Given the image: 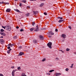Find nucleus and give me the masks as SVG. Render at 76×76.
<instances>
[{
    "instance_id": "40",
    "label": "nucleus",
    "mask_w": 76,
    "mask_h": 76,
    "mask_svg": "<svg viewBox=\"0 0 76 76\" xmlns=\"http://www.w3.org/2000/svg\"><path fill=\"white\" fill-rule=\"evenodd\" d=\"M20 31H21V32H22V31H23V29H22L20 30Z\"/></svg>"
},
{
    "instance_id": "42",
    "label": "nucleus",
    "mask_w": 76,
    "mask_h": 76,
    "mask_svg": "<svg viewBox=\"0 0 76 76\" xmlns=\"http://www.w3.org/2000/svg\"><path fill=\"white\" fill-rule=\"evenodd\" d=\"M55 31L56 32H57L58 31V29H56L55 30Z\"/></svg>"
},
{
    "instance_id": "12",
    "label": "nucleus",
    "mask_w": 76,
    "mask_h": 76,
    "mask_svg": "<svg viewBox=\"0 0 76 76\" xmlns=\"http://www.w3.org/2000/svg\"><path fill=\"white\" fill-rule=\"evenodd\" d=\"M54 33L52 32V31H50L49 32V34L50 35H54Z\"/></svg>"
},
{
    "instance_id": "16",
    "label": "nucleus",
    "mask_w": 76,
    "mask_h": 76,
    "mask_svg": "<svg viewBox=\"0 0 76 76\" xmlns=\"http://www.w3.org/2000/svg\"><path fill=\"white\" fill-rule=\"evenodd\" d=\"M8 47H10H10H13L12 45V44H11V43H10L8 45Z\"/></svg>"
},
{
    "instance_id": "46",
    "label": "nucleus",
    "mask_w": 76,
    "mask_h": 76,
    "mask_svg": "<svg viewBox=\"0 0 76 76\" xmlns=\"http://www.w3.org/2000/svg\"><path fill=\"white\" fill-rule=\"evenodd\" d=\"M7 48L8 49H10V47L9 46Z\"/></svg>"
},
{
    "instance_id": "21",
    "label": "nucleus",
    "mask_w": 76,
    "mask_h": 76,
    "mask_svg": "<svg viewBox=\"0 0 76 76\" xmlns=\"http://www.w3.org/2000/svg\"><path fill=\"white\" fill-rule=\"evenodd\" d=\"M37 40H34L33 41V42L35 44L37 43Z\"/></svg>"
},
{
    "instance_id": "57",
    "label": "nucleus",
    "mask_w": 76,
    "mask_h": 76,
    "mask_svg": "<svg viewBox=\"0 0 76 76\" xmlns=\"http://www.w3.org/2000/svg\"><path fill=\"white\" fill-rule=\"evenodd\" d=\"M23 54H24V53H23Z\"/></svg>"
},
{
    "instance_id": "47",
    "label": "nucleus",
    "mask_w": 76,
    "mask_h": 76,
    "mask_svg": "<svg viewBox=\"0 0 76 76\" xmlns=\"http://www.w3.org/2000/svg\"><path fill=\"white\" fill-rule=\"evenodd\" d=\"M19 5H20V6H22V4L20 3Z\"/></svg>"
},
{
    "instance_id": "50",
    "label": "nucleus",
    "mask_w": 76,
    "mask_h": 76,
    "mask_svg": "<svg viewBox=\"0 0 76 76\" xmlns=\"http://www.w3.org/2000/svg\"><path fill=\"white\" fill-rule=\"evenodd\" d=\"M49 37L50 38V37H51V36H49Z\"/></svg>"
},
{
    "instance_id": "20",
    "label": "nucleus",
    "mask_w": 76,
    "mask_h": 76,
    "mask_svg": "<svg viewBox=\"0 0 76 76\" xmlns=\"http://www.w3.org/2000/svg\"><path fill=\"white\" fill-rule=\"evenodd\" d=\"M23 54V53L22 52H21L19 53L20 56H22Z\"/></svg>"
},
{
    "instance_id": "45",
    "label": "nucleus",
    "mask_w": 76,
    "mask_h": 76,
    "mask_svg": "<svg viewBox=\"0 0 76 76\" xmlns=\"http://www.w3.org/2000/svg\"><path fill=\"white\" fill-rule=\"evenodd\" d=\"M16 28L17 29H19V27L18 26H17L16 27Z\"/></svg>"
},
{
    "instance_id": "23",
    "label": "nucleus",
    "mask_w": 76,
    "mask_h": 76,
    "mask_svg": "<svg viewBox=\"0 0 76 76\" xmlns=\"http://www.w3.org/2000/svg\"><path fill=\"white\" fill-rule=\"evenodd\" d=\"M54 70H50V71H49V72L50 73H51V72H54Z\"/></svg>"
},
{
    "instance_id": "26",
    "label": "nucleus",
    "mask_w": 76,
    "mask_h": 76,
    "mask_svg": "<svg viewBox=\"0 0 76 76\" xmlns=\"http://www.w3.org/2000/svg\"><path fill=\"white\" fill-rule=\"evenodd\" d=\"M4 4H9V3L8 2H4Z\"/></svg>"
},
{
    "instance_id": "54",
    "label": "nucleus",
    "mask_w": 76,
    "mask_h": 76,
    "mask_svg": "<svg viewBox=\"0 0 76 76\" xmlns=\"http://www.w3.org/2000/svg\"><path fill=\"white\" fill-rule=\"evenodd\" d=\"M30 1H33V0H30Z\"/></svg>"
},
{
    "instance_id": "39",
    "label": "nucleus",
    "mask_w": 76,
    "mask_h": 76,
    "mask_svg": "<svg viewBox=\"0 0 76 76\" xmlns=\"http://www.w3.org/2000/svg\"><path fill=\"white\" fill-rule=\"evenodd\" d=\"M68 27H69V29H72L71 26H69Z\"/></svg>"
},
{
    "instance_id": "34",
    "label": "nucleus",
    "mask_w": 76,
    "mask_h": 76,
    "mask_svg": "<svg viewBox=\"0 0 76 76\" xmlns=\"http://www.w3.org/2000/svg\"><path fill=\"white\" fill-rule=\"evenodd\" d=\"M32 25L33 26H34V25H35V23L34 22H33Z\"/></svg>"
},
{
    "instance_id": "17",
    "label": "nucleus",
    "mask_w": 76,
    "mask_h": 76,
    "mask_svg": "<svg viewBox=\"0 0 76 76\" xmlns=\"http://www.w3.org/2000/svg\"><path fill=\"white\" fill-rule=\"evenodd\" d=\"M44 3H42L40 5V7H42V6H44Z\"/></svg>"
},
{
    "instance_id": "25",
    "label": "nucleus",
    "mask_w": 76,
    "mask_h": 76,
    "mask_svg": "<svg viewBox=\"0 0 76 76\" xmlns=\"http://www.w3.org/2000/svg\"><path fill=\"white\" fill-rule=\"evenodd\" d=\"M22 2H23V3H26V0H23L22 1Z\"/></svg>"
},
{
    "instance_id": "3",
    "label": "nucleus",
    "mask_w": 76,
    "mask_h": 76,
    "mask_svg": "<svg viewBox=\"0 0 76 76\" xmlns=\"http://www.w3.org/2000/svg\"><path fill=\"white\" fill-rule=\"evenodd\" d=\"M16 71H17L16 69L13 70L12 72V76H15V73Z\"/></svg>"
},
{
    "instance_id": "1",
    "label": "nucleus",
    "mask_w": 76,
    "mask_h": 76,
    "mask_svg": "<svg viewBox=\"0 0 76 76\" xmlns=\"http://www.w3.org/2000/svg\"><path fill=\"white\" fill-rule=\"evenodd\" d=\"M6 29L8 31H11V28L10 26L9 25H7L6 26Z\"/></svg>"
},
{
    "instance_id": "56",
    "label": "nucleus",
    "mask_w": 76,
    "mask_h": 76,
    "mask_svg": "<svg viewBox=\"0 0 76 76\" xmlns=\"http://www.w3.org/2000/svg\"><path fill=\"white\" fill-rule=\"evenodd\" d=\"M33 1H36V0H33Z\"/></svg>"
},
{
    "instance_id": "52",
    "label": "nucleus",
    "mask_w": 76,
    "mask_h": 76,
    "mask_svg": "<svg viewBox=\"0 0 76 76\" xmlns=\"http://www.w3.org/2000/svg\"><path fill=\"white\" fill-rule=\"evenodd\" d=\"M41 1H45V0H40Z\"/></svg>"
},
{
    "instance_id": "32",
    "label": "nucleus",
    "mask_w": 76,
    "mask_h": 76,
    "mask_svg": "<svg viewBox=\"0 0 76 76\" xmlns=\"http://www.w3.org/2000/svg\"><path fill=\"white\" fill-rule=\"evenodd\" d=\"M67 72V71H69V69L68 68H66V70H65Z\"/></svg>"
},
{
    "instance_id": "33",
    "label": "nucleus",
    "mask_w": 76,
    "mask_h": 76,
    "mask_svg": "<svg viewBox=\"0 0 76 76\" xmlns=\"http://www.w3.org/2000/svg\"><path fill=\"white\" fill-rule=\"evenodd\" d=\"M4 2H0V4H4Z\"/></svg>"
},
{
    "instance_id": "7",
    "label": "nucleus",
    "mask_w": 76,
    "mask_h": 76,
    "mask_svg": "<svg viewBox=\"0 0 76 76\" xmlns=\"http://www.w3.org/2000/svg\"><path fill=\"white\" fill-rule=\"evenodd\" d=\"M61 37L62 38H66V35L63 34L62 35Z\"/></svg>"
},
{
    "instance_id": "22",
    "label": "nucleus",
    "mask_w": 76,
    "mask_h": 76,
    "mask_svg": "<svg viewBox=\"0 0 76 76\" xmlns=\"http://www.w3.org/2000/svg\"><path fill=\"white\" fill-rule=\"evenodd\" d=\"M18 70H20V69H21V68H20V67H18Z\"/></svg>"
},
{
    "instance_id": "10",
    "label": "nucleus",
    "mask_w": 76,
    "mask_h": 76,
    "mask_svg": "<svg viewBox=\"0 0 76 76\" xmlns=\"http://www.w3.org/2000/svg\"><path fill=\"white\" fill-rule=\"evenodd\" d=\"M61 75V73H56V76H60V75Z\"/></svg>"
},
{
    "instance_id": "37",
    "label": "nucleus",
    "mask_w": 76,
    "mask_h": 76,
    "mask_svg": "<svg viewBox=\"0 0 76 76\" xmlns=\"http://www.w3.org/2000/svg\"><path fill=\"white\" fill-rule=\"evenodd\" d=\"M16 38H17V37H16V36H15L14 37V38L15 39H16Z\"/></svg>"
},
{
    "instance_id": "2",
    "label": "nucleus",
    "mask_w": 76,
    "mask_h": 76,
    "mask_svg": "<svg viewBox=\"0 0 76 76\" xmlns=\"http://www.w3.org/2000/svg\"><path fill=\"white\" fill-rule=\"evenodd\" d=\"M47 45L49 48H52L51 47V45H52V43L49 42L48 43Z\"/></svg>"
},
{
    "instance_id": "49",
    "label": "nucleus",
    "mask_w": 76,
    "mask_h": 76,
    "mask_svg": "<svg viewBox=\"0 0 76 76\" xmlns=\"http://www.w3.org/2000/svg\"><path fill=\"white\" fill-rule=\"evenodd\" d=\"M60 51H62V53H64V52L62 51L61 50H60Z\"/></svg>"
},
{
    "instance_id": "24",
    "label": "nucleus",
    "mask_w": 76,
    "mask_h": 76,
    "mask_svg": "<svg viewBox=\"0 0 76 76\" xmlns=\"http://www.w3.org/2000/svg\"><path fill=\"white\" fill-rule=\"evenodd\" d=\"M58 19H63V17H58L57 18Z\"/></svg>"
},
{
    "instance_id": "36",
    "label": "nucleus",
    "mask_w": 76,
    "mask_h": 76,
    "mask_svg": "<svg viewBox=\"0 0 76 76\" xmlns=\"http://www.w3.org/2000/svg\"><path fill=\"white\" fill-rule=\"evenodd\" d=\"M0 76H4V75L2 74H0Z\"/></svg>"
},
{
    "instance_id": "55",
    "label": "nucleus",
    "mask_w": 76,
    "mask_h": 76,
    "mask_svg": "<svg viewBox=\"0 0 76 76\" xmlns=\"http://www.w3.org/2000/svg\"><path fill=\"white\" fill-rule=\"evenodd\" d=\"M15 1H18V0H14Z\"/></svg>"
},
{
    "instance_id": "27",
    "label": "nucleus",
    "mask_w": 76,
    "mask_h": 76,
    "mask_svg": "<svg viewBox=\"0 0 76 76\" xmlns=\"http://www.w3.org/2000/svg\"><path fill=\"white\" fill-rule=\"evenodd\" d=\"M2 27L3 28H4V29H6V26H2Z\"/></svg>"
},
{
    "instance_id": "44",
    "label": "nucleus",
    "mask_w": 76,
    "mask_h": 76,
    "mask_svg": "<svg viewBox=\"0 0 76 76\" xmlns=\"http://www.w3.org/2000/svg\"><path fill=\"white\" fill-rule=\"evenodd\" d=\"M14 67H15L13 66H12L11 67V68H12V69H14Z\"/></svg>"
},
{
    "instance_id": "5",
    "label": "nucleus",
    "mask_w": 76,
    "mask_h": 76,
    "mask_svg": "<svg viewBox=\"0 0 76 76\" xmlns=\"http://www.w3.org/2000/svg\"><path fill=\"white\" fill-rule=\"evenodd\" d=\"M39 31V28H38V25L37 26V28L35 30V31Z\"/></svg>"
},
{
    "instance_id": "13",
    "label": "nucleus",
    "mask_w": 76,
    "mask_h": 76,
    "mask_svg": "<svg viewBox=\"0 0 76 76\" xmlns=\"http://www.w3.org/2000/svg\"><path fill=\"white\" fill-rule=\"evenodd\" d=\"M63 21H64L63 20H60L58 21V22L59 23H61V22H62Z\"/></svg>"
},
{
    "instance_id": "6",
    "label": "nucleus",
    "mask_w": 76,
    "mask_h": 76,
    "mask_svg": "<svg viewBox=\"0 0 76 76\" xmlns=\"http://www.w3.org/2000/svg\"><path fill=\"white\" fill-rule=\"evenodd\" d=\"M0 34L1 35H3V36H5L6 35V34L4 32H0Z\"/></svg>"
},
{
    "instance_id": "19",
    "label": "nucleus",
    "mask_w": 76,
    "mask_h": 76,
    "mask_svg": "<svg viewBox=\"0 0 76 76\" xmlns=\"http://www.w3.org/2000/svg\"><path fill=\"white\" fill-rule=\"evenodd\" d=\"M26 16L27 17H28V16H29V13H28L27 14H26Z\"/></svg>"
},
{
    "instance_id": "31",
    "label": "nucleus",
    "mask_w": 76,
    "mask_h": 76,
    "mask_svg": "<svg viewBox=\"0 0 76 76\" xmlns=\"http://www.w3.org/2000/svg\"><path fill=\"white\" fill-rule=\"evenodd\" d=\"M45 61V58H44L42 60V61L43 62Z\"/></svg>"
},
{
    "instance_id": "51",
    "label": "nucleus",
    "mask_w": 76,
    "mask_h": 76,
    "mask_svg": "<svg viewBox=\"0 0 76 76\" xmlns=\"http://www.w3.org/2000/svg\"><path fill=\"white\" fill-rule=\"evenodd\" d=\"M56 59L57 60H58V58H56Z\"/></svg>"
},
{
    "instance_id": "38",
    "label": "nucleus",
    "mask_w": 76,
    "mask_h": 76,
    "mask_svg": "<svg viewBox=\"0 0 76 76\" xmlns=\"http://www.w3.org/2000/svg\"><path fill=\"white\" fill-rule=\"evenodd\" d=\"M44 14L45 15H47V14L46 12H44Z\"/></svg>"
},
{
    "instance_id": "11",
    "label": "nucleus",
    "mask_w": 76,
    "mask_h": 76,
    "mask_svg": "<svg viewBox=\"0 0 76 76\" xmlns=\"http://www.w3.org/2000/svg\"><path fill=\"white\" fill-rule=\"evenodd\" d=\"M39 37L41 39H44V37L41 35H40Z\"/></svg>"
},
{
    "instance_id": "43",
    "label": "nucleus",
    "mask_w": 76,
    "mask_h": 76,
    "mask_svg": "<svg viewBox=\"0 0 76 76\" xmlns=\"http://www.w3.org/2000/svg\"><path fill=\"white\" fill-rule=\"evenodd\" d=\"M47 75H50V73H47Z\"/></svg>"
},
{
    "instance_id": "14",
    "label": "nucleus",
    "mask_w": 76,
    "mask_h": 76,
    "mask_svg": "<svg viewBox=\"0 0 76 76\" xmlns=\"http://www.w3.org/2000/svg\"><path fill=\"white\" fill-rule=\"evenodd\" d=\"M21 76H27L25 75V73H22Z\"/></svg>"
},
{
    "instance_id": "29",
    "label": "nucleus",
    "mask_w": 76,
    "mask_h": 76,
    "mask_svg": "<svg viewBox=\"0 0 76 76\" xmlns=\"http://www.w3.org/2000/svg\"><path fill=\"white\" fill-rule=\"evenodd\" d=\"M34 28H31L30 29V30L31 31H33V30H34Z\"/></svg>"
},
{
    "instance_id": "41",
    "label": "nucleus",
    "mask_w": 76,
    "mask_h": 76,
    "mask_svg": "<svg viewBox=\"0 0 76 76\" xmlns=\"http://www.w3.org/2000/svg\"><path fill=\"white\" fill-rule=\"evenodd\" d=\"M30 7H29V6H28L27 7V9H29Z\"/></svg>"
},
{
    "instance_id": "30",
    "label": "nucleus",
    "mask_w": 76,
    "mask_h": 76,
    "mask_svg": "<svg viewBox=\"0 0 76 76\" xmlns=\"http://www.w3.org/2000/svg\"><path fill=\"white\" fill-rule=\"evenodd\" d=\"M69 50H70V49H69L68 48H67L66 49V51H69Z\"/></svg>"
},
{
    "instance_id": "18",
    "label": "nucleus",
    "mask_w": 76,
    "mask_h": 76,
    "mask_svg": "<svg viewBox=\"0 0 76 76\" xmlns=\"http://www.w3.org/2000/svg\"><path fill=\"white\" fill-rule=\"evenodd\" d=\"M15 11H16V12H19V13H20V11L19 10H18V9H16L15 10Z\"/></svg>"
},
{
    "instance_id": "53",
    "label": "nucleus",
    "mask_w": 76,
    "mask_h": 76,
    "mask_svg": "<svg viewBox=\"0 0 76 76\" xmlns=\"http://www.w3.org/2000/svg\"><path fill=\"white\" fill-rule=\"evenodd\" d=\"M12 46H13V45H14V44H12Z\"/></svg>"
},
{
    "instance_id": "8",
    "label": "nucleus",
    "mask_w": 76,
    "mask_h": 76,
    "mask_svg": "<svg viewBox=\"0 0 76 76\" xmlns=\"http://www.w3.org/2000/svg\"><path fill=\"white\" fill-rule=\"evenodd\" d=\"M11 10L10 9H7L6 10V12H10Z\"/></svg>"
},
{
    "instance_id": "15",
    "label": "nucleus",
    "mask_w": 76,
    "mask_h": 76,
    "mask_svg": "<svg viewBox=\"0 0 76 76\" xmlns=\"http://www.w3.org/2000/svg\"><path fill=\"white\" fill-rule=\"evenodd\" d=\"M12 50V49H10L9 50L7 51V53L8 54H10V51Z\"/></svg>"
},
{
    "instance_id": "35",
    "label": "nucleus",
    "mask_w": 76,
    "mask_h": 76,
    "mask_svg": "<svg viewBox=\"0 0 76 76\" xmlns=\"http://www.w3.org/2000/svg\"><path fill=\"white\" fill-rule=\"evenodd\" d=\"M73 66V64H72L71 65V66H70V67H71V68H72Z\"/></svg>"
},
{
    "instance_id": "4",
    "label": "nucleus",
    "mask_w": 76,
    "mask_h": 76,
    "mask_svg": "<svg viewBox=\"0 0 76 76\" xmlns=\"http://www.w3.org/2000/svg\"><path fill=\"white\" fill-rule=\"evenodd\" d=\"M0 42H1V44H3L4 43V41L2 39H0Z\"/></svg>"
},
{
    "instance_id": "48",
    "label": "nucleus",
    "mask_w": 76,
    "mask_h": 76,
    "mask_svg": "<svg viewBox=\"0 0 76 76\" xmlns=\"http://www.w3.org/2000/svg\"><path fill=\"white\" fill-rule=\"evenodd\" d=\"M0 38H3V36H1V37H0Z\"/></svg>"
},
{
    "instance_id": "28",
    "label": "nucleus",
    "mask_w": 76,
    "mask_h": 76,
    "mask_svg": "<svg viewBox=\"0 0 76 76\" xmlns=\"http://www.w3.org/2000/svg\"><path fill=\"white\" fill-rule=\"evenodd\" d=\"M4 30L3 29H1V32H4Z\"/></svg>"
},
{
    "instance_id": "9",
    "label": "nucleus",
    "mask_w": 76,
    "mask_h": 76,
    "mask_svg": "<svg viewBox=\"0 0 76 76\" xmlns=\"http://www.w3.org/2000/svg\"><path fill=\"white\" fill-rule=\"evenodd\" d=\"M33 13L34 15H36V14H38V13H39L38 12V11H33Z\"/></svg>"
}]
</instances>
